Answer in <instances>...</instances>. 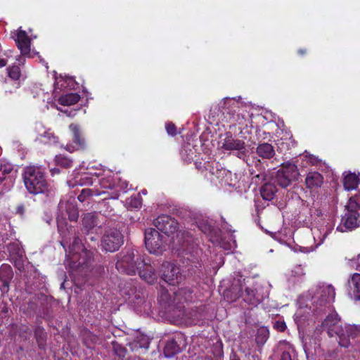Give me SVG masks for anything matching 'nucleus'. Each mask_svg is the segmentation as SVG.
I'll use <instances>...</instances> for the list:
<instances>
[{"mask_svg": "<svg viewBox=\"0 0 360 360\" xmlns=\"http://www.w3.org/2000/svg\"><path fill=\"white\" fill-rule=\"evenodd\" d=\"M321 327L330 337H338L340 347L360 356V325L345 324L342 326L338 314L333 311L323 321Z\"/></svg>", "mask_w": 360, "mask_h": 360, "instance_id": "1", "label": "nucleus"}, {"mask_svg": "<svg viewBox=\"0 0 360 360\" xmlns=\"http://www.w3.org/2000/svg\"><path fill=\"white\" fill-rule=\"evenodd\" d=\"M360 193L350 197L345 205L344 213L342 215L337 231L347 232L352 231L360 224Z\"/></svg>", "mask_w": 360, "mask_h": 360, "instance_id": "2", "label": "nucleus"}, {"mask_svg": "<svg viewBox=\"0 0 360 360\" xmlns=\"http://www.w3.org/2000/svg\"><path fill=\"white\" fill-rule=\"evenodd\" d=\"M335 297V290L330 284L323 283L309 290L306 294L300 297V302L304 304L309 301L314 307L315 311L318 306L322 307L333 302Z\"/></svg>", "mask_w": 360, "mask_h": 360, "instance_id": "3", "label": "nucleus"}, {"mask_svg": "<svg viewBox=\"0 0 360 360\" xmlns=\"http://www.w3.org/2000/svg\"><path fill=\"white\" fill-rule=\"evenodd\" d=\"M66 266L72 270L84 268L91 262L92 253L83 245L79 238H75L66 254Z\"/></svg>", "mask_w": 360, "mask_h": 360, "instance_id": "4", "label": "nucleus"}, {"mask_svg": "<svg viewBox=\"0 0 360 360\" xmlns=\"http://www.w3.org/2000/svg\"><path fill=\"white\" fill-rule=\"evenodd\" d=\"M144 259L137 250L129 249L121 252L117 255L116 268L120 273L135 275L136 271L141 268V265Z\"/></svg>", "mask_w": 360, "mask_h": 360, "instance_id": "5", "label": "nucleus"}, {"mask_svg": "<svg viewBox=\"0 0 360 360\" xmlns=\"http://www.w3.org/2000/svg\"><path fill=\"white\" fill-rule=\"evenodd\" d=\"M199 229L210 238L214 244H217L224 250H231L236 247V240L231 234L229 241L226 242L220 237L219 231L214 226V222L208 218H203L197 222Z\"/></svg>", "mask_w": 360, "mask_h": 360, "instance_id": "6", "label": "nucleus"}, {"mask_svg": "<svg viewBox=\"0 0 360 360\" xmlns=\"http://www.w3.org/2000/svg\"><path fill=\"white\" fill-rule=\"evenodd\" d=\"M23 179L25 187L30 193H44L46 189V181L40 167H27L25 169Z\"/></svg>", "mask_w": 360, "mask_h": 360, "instance_id": "7", "label": "nucleus"}, {"mask_svg": "<svg viewBox=\"0 0 360 360\" xmlns=\"http://www.w3.org/2000/svg\"><path fill=\"white\" fill-rule=\"evenodd\" d=\"M334 226L335 221L333 217H330L328 219H323L319 221L317 225L311 229L315 245L302 247L300 248V251L304 253H309L314 251L317 247L323 243L326 237L333 230Z\"/></svg>", "mask_w": 360, "mask_h": 360, "instance_id": "8", "label": "nucleus"}, {"mask_svg": "<svg viewBox=\"0 0 360 360\" xmlns=\"http://www.w3.org/2000/svg\"><path fill=\"white\" fill-rule=\"evenodd\" d=\"M169 238L153 228L147 229L145 231V245L151 254L160 255L166 250Z\"/></svg>", "mask_w": 360, "mask_h": 360, "instance_id": "9", "label": "nucleus"}, {"mask_svg": "<svg viewBox=\"0 0 360 360\" xmlns=\"http://www.w3.org/2000/svg\"><path fill=\"white\" fill-rule=\"evenodd\" d=\"M101 188L116 190V193L111 196V198L117 199L119 197L118 192L126 193L129 190V184L122 180L117 174L107 169L103 170V177L98 179Z\"/></svg>", "mask_w": 360, "mask_h": 360, "instance_id": "10", "label": "nucleus"}, {"mask_svg": "<svg viewBox=\"0 0 360 360\" xmlns=\"http://www.w3.org/2000/svg\"><path fill=\"white\" fill-rule=\"evenodd\" d=\"M103 170L107 169H86V171L79 172L74 171L73 177L68 181V184L70 187L75 186H89L91 185L94 181H96L100 176L103 177Z\"/></svg>", "mask_w": 360, "mask_h": 360, "instance_id": "11", "label": "nucleus"}, {"mask_svg": "<svg viewBox=\"0 0 360 360\" xmlns=\"http://www.w3.org/2000/svg\"><path fill=\"white\" fill-rule=\"evenodd\" d=\"M299 175L297 168L295 165L286 162L282 165L275 176V181L281 187H288L292 181L296 180Z\"/></svg>", "mask_w": 360, "mask_h": 360, "instance_id": "12", "label": "nucleus"}, {"mask_svg": "<svg viewBox=\"0 0 360 360\" xmlns=\"http://www.w3.org/2000/svg\"><path fill=\"white\" fill-rule=\"evenodd\" d=\"M161 278L168 284L176 285L182 282L184 275L179 266L171 262H164L161 267Z\"/></svg>", "mask_w": 360, "mask_h": 360, "instance_id": "13", "label": "nucleus"}, {"mask_svg": "<svg viewBox=\"0 0 360 360\" xmlns=\"http://www.w3.org/2000/svg\"><path fill=\"white\" fill-rule=\"evenodd\" d=\"M123 236L116 229H110L102 238V247L106 252H115L123 244Z\"/></svg>", "mask_w": 360, "mask_h": 360, "instance_id": "14", "label": "nucleus"}, {"mask_svg": "<svg viewBox=\"0 0 360 360\" xmlns=\"http://www.w3.org/2000/svg\"><path fill=\"white\" fill-rule=\"evenodd\" d=\"M298 302L300 307L294 315V321L298 329L304 330L307 326L314 322L310 314L312 305L309 301H307L304 304H301L300 298L298 299Z\"/></svg>", "mask_w": 360, "mask_h": 360, "instance_id": "15", "label": "nucleus"}, {"mask_svg": "<svg viewBox=\"0 0 360 360\" xmlns=\"http://www.w3.org/2000/svg\"><path fill=\"white\" fill-rule=\"evenodd\" d=\"M220 148L224 150L235 151L239 158H244L247 153L245 142L234 139L232 136H226L220 143Z\"/></svg>", "mask_w": 360, "mask_h": 360, "instance_id": "16", "label": "nucleus"}, {"mask_svg": "<svg viewBox=\"0 0 360 360\" xmlns=\"http://www.w3.org/2000/svg\"><path fill=\"white\" fill-rule=\"evenodd\" d=\"M154 224L158 231H160L162 234L165 235L168 238L170 235L177 231V221L168 215L159 216L155 220Z\"/></svg>", "mask_w": 360, "mask_h": 360, "instance_id": "17", "label": "nucleus"}, {"mask_svg": "<svg viewBox=\"0 0 360 360\" xmlns=\"http://www.w3.org/2000/svg\"><path fill=\"white\" fill-rule=\"evenodd\" d=\"M13 39L20 51L22 56L27 57H34L37 53H31V39L27 36L25 31L20 29L14 32Z\"/></svg>", "mask_w": 360, "mask_h": 360, "instance_id": "18", "label": "nucleus"}, {"mask_svg": "<svg viewBox=\"0 0 360 360\" xmlns=\"http://www.w3.org/2000/svg\"><path fill=\"white\" fill-rule=\"evenodd\" d=\"M254 289L250 286H245L244 292H242V297L245 302L252 305H257L262 302L264 298L267 295L263 290V288L258 285H255Z\"/></svg>", "mask_w": 360, "mask_h": 360, "instance_id": "19", "label": "nucleus"}, {"mask_svg": "<svg viewBox=\"0 0 360 360\" xmlns=\"http://www.w3.org/2000/svg\"><path fill=\"white\" fill-rule=\"evenodd\" d=\"M34 130L37 133L36 141L44 143L53 145L58 141V136L51 131L50 129H46L43 124L39 122L35 124Z\"/></svg>", "mask_w": 360, "mask_h": 360, "instance_id": "20", "label": "nucleus"}, {"mask_svg": "<svg viewBox=\"0 0 360 360\" xmlns=\"http://www.w3.org/2000/svg\"><path fill=\"white\" fill-rule=\"evenodd\" d=\"M347 292L351 299L360 300V274L354 273L349 277Z\"/></svg>", "mask_w": 360, "mask_h": 360, "instance_id": "21", "label": "nucleus"}, {"mask_svg": "<svg viewBox=\"0 0 360 360\" xmlns=\"http://www.w3.org/2000/svg\"><path fill=\"white\" fill-rule=\"evenodd\" d=\"M200 299L197 297L196 293L189 288H181L174 292V302L176 306L183 304L195 302Z\"/></svg>", "mask_w": 360, "mask_h": 360, "instance_id": "22", "label": "nucleus"}, {"mask_svg": "<svg viewBox=\"0 0 360 360\" xmlns=\"http://www.w3.org/2000/svg\"><path fill=\"white\" fill-rule=\"evenodd\" d=\"M69 128L72 133L73 139L72 143L67 145V150L72 152L83 148L84 147V139L82 137L79 127L77 124H72Z\"/></svg>", "mask_w": 360, "mask_h": 360, "instance_id": "23", "label": "nucleus"}, {"mask_svg": "<svg viewBox=\"0 0 360 360\" xmlns=\"http://www.w3.org/2000/svg\"><path fill=\"white\" fill-rule=\"evenodd\" d=\"M139 269L140 277L148 283H153L157 280V275L151 264L144 259Z\"/></svg>", "mask_w": 360, "mask_h": 360, "instance_id": "24", "label": "nucleus"}, {"mask_svg": "<svg viewBox=\"0 0 360 360\" xmlns=\"http://www.w3.org/2000/svg\"><path fill=\"white\" fill-rule=\"evenodd\" d=\"M360 173L346 172L344 173V188L347 191L355 190L360 184Z\"/></svg>", "mask_w": 360, "mask_h": 360, "instance_id": "25", "label": "nucleus"}, {"mask_svg": "<svg viewBox=\"0 0 360 360\" xmlns=\"http://www.w3.org/2000/svg\"><path fill=\"white\" fill-rule=\"evenodd\" d=\"M278 349L281 353V360H292L295 356L293 345L286 340H281L278 342Z\"/></svg>", "mask_w": 360, "mask_h": 360, "instance_id": "26", "label": "nucleus"}, {"mask_svg": "<svg viewBox=\"0 0 360 360\" xmlns=\"http://www.w3.org/2000/svg\"><path fill=\"white\" fill-rule=\"evenodd\" d=\"M256 153L262 159H271L276 154L273 146L268 143L259 144L256 148Z\"/></svg>", "mask_w": 360, "mask_h": 360, "instance_id": "27", "label": "nucleus"}, {"mask_svg": "<svg viewBox=\"0 0 360 360\" xmlns=\"http://www.w3.org/2000/svg\"><path fill=\"white\" fill-rule=\"evenodd\" d=\"M323 176L317 172H309L306 177L305 184L309 188H318L323 184Z\"/></svg>", "mask_w": 360, "mask_h": 360, "instance_id": "28", "label": "nucleus"}, {"mask_svg": "<svg viewBox=\"0 0 360 360\" xmlns=\"http://www.w3.org/2000/svg\"><path fill=\"white\" fill-rule=\"evenodd\" d=\"M54 77L56 78L55 90L62 88L74 89L77 85L75 81L71 77H63L62 76H60L59 77H57L56 75Z\"/></svg>", "mask_w": 360, "mask_h": 360, "instance_id": "29", "label": "nucleus"}, {"mask_svg": "<svg viewBox=\"0 0 360 360\" xmlns=\"http://www.w3.org/2000/svg\"><path fill=\"white\" fill-rule=\"evenodd\" d=\"M181 352V347L178 344L177 341L174 339L168 340L165 349L164 354L166 357L170 358L174 356L176 354Z\"/></svg>", "mask_w": 360, "mask_h": 360, "instance_id": "30", "label": "nucleus"}, {"mask_svg": "<svg viewBox=\"0 0 360 360\" xmlns=\"http://www.w3.org/2000/svg\"><path fill=\"white\" fill-rule=\"evenodd\" d=\"M79 98V94L70 93L61 96L58 99V102L62 105L69 106L77 103Z\"/></svg>", "mask_w": 360, "mask_h": 360, "instance_id": "31", "label": "nucleus"}, {"mask_svg": "<svg viewBox=\"0 0 360 360\" xmlns=\"http://www.w3.org/2000/svg\"><path fill=\"white\" fill-rule=\"evenodd\" d=\"M276 192V188L272 184H265L261 188V195L265 200H271Z\"/></svg>", "mask_w": 360, "mask_h": 360, "instance_id": "32", "label": "nucleus"}, {"mask_svg": "<svg viewBox=\"0 0 360 360\" xmlns=\"http://www.w3.org/2000/svg\"><path fill=\"white\" fill-rule=\"evenodd\" d=\"M158 300L159 302L165 305H175L176 306V302H174V293L173 294V296L172 297L169 294L167 290L165 288H161L160 290V294L158 296Z\"/></svg>", "mask_w": 360, "mask_h": 360, "instance_id": "33", "label": "nucleus"}, {"mask_svg": "<svg viewBox=\"0 0 360 360\" xmlns=\"http://www.w3.org/2000/svg\"><path fill=\"white\" fill-rule=\"evenodd\" d=\"M305 273L301 265H297L291 271L290 276L288 278L289 282L295 283L302 280Z\"/></svg>", "mask_w": 360, "mask_h": 360, "instance_id": "34", "label": "nucleus"}, {"mask_svg": "<svg viewBox=\"0 0 360 360\" xmlns=\"http://www.w3.org/2000/svg\"><path fill=\"white\" fill-rule=\"evenodd\" d=\"M150 339L148 336L141 335L136 338V340L130 344L132 349L136 347L147 349L149 347Z\"/></svg>", "mask_w": 360, "mask_h": 360, "instance_id": "35", "label": "nucleus"}, {"mask_svg": "<svg viewBox=\"0 0 360 360\" xmlns=\"http://www.w3.org/2000/svg\"><path fill=\"white\" fill-rule=\"evenodd\" d=\"M105 193H106L105 191H99L98 190L94 189V188H92V189L84 188L82 190V192L78 195L77 198L80 202H84L87 199V198L89 196H92V195L98 196V195H101Z\"/></svg>", "mask_w": 360, "mask_h": 360, "instance_id": "36", "label": "nucleus"}, {"mask_svg": "<svg viewBox=\"0 0 360 360\" xmlns=\"http://www.w3.org/2000/svg\"><path fill=\"white\" fill-rule=\"evenodd\" d=\"M269 330L265 327H261L257 330L256 342L259 345H263L269 338Z\"/></svg>", "mask_w": 360, "mask_h": 360, "instance_id": "37", "label": "nucleus"}, {"mask_svg": "<svg viewBox=\"0 0 360 360\" xmlns=\"http://www.w3.org/2000/svg\"><path fill=\"white\" fill-rule=\"evenodd\" d=\"M82 223L86 231H89L96 224L94 215L90 213L86 214L83 218Z\"/></svg>", "mask_w": 360, "mask_h": 360, "instance_id": "38", "label": "nucleus"}, {"mask_svg": "<svg viewBox=\"0 0 360 360\" xmlns=\"http://www.w3.org/2000/svg\"><path fill=\"white\" fill-rule=\"evenodd\" d=\"M8 75L13 80H18L21 77V70L18 65H13L7 68Z\"/></svg>", "mask_w": 360, "mask_h": 360, "instance_id": "39", "label": "nucleus"}, {"mask_svg": "<svg viewBox=\"0 0 360 360\" xmlns=\"http://www.w3.org/2000/svg\"><path fill=\"white\" fill-rule=\"evenodd\" d=\"M13 169L10 163L0 160V182L5 179V175L9 174Z\"/></svg>", "mask_w": 360, "mask_h": 360, "instance_id": "40", "label": "nucleus"}, {"mask_svg": "<svg viewBox=\"0 0 360 360\" xmlns=\"http://www.w3.org/2000/svg\"><path fill=\"white\" fill-rule=\"evenodd\" d=\"M55 162L58 165L66 168L71 167L72 164V160L63 155H56Z\"/></svg>", "mask_w": 360, "mask_h": 360, "instance_id": "41", "label": "nucleus"}, {"mask_svg": "<svg viewBox=\"0 0 360 360\" xmlns=\"http://www.w3.org/2000/svg\"><path fill=\"white\" fill-rule=\"evenodd\" d=\"M68 218L70 221H76L78 218L79 213L77 209L74 205H70L67 208Z\"/></svg>", "mask_w": 360, "mask_h": 360, "instance_id": "42", "label": "nucleus"}, {"mask_svg": "<svg viewBox=\"0 0 360 360\" xmlns=\"http://www.w3.org/2000/svg\"><path fill=\"white\" fill-rule=\"evenodd\" d=\"M203 311H204V309H200V312H196V311L193 312V314H191L192 317L191 318V320L190 321L189 323L198 324V322L200 321V320L201 319H202V317L204 316Z\"/></svg>", "mask_w": 360, "mask_h": 360, "instance_id": "43", "label": "nucleus"}, {"mask_svg": "<svg viewBox=\"0 0 360 360\" xmlns=\"http://www.w3.org/2000/svg\"><path fill=\"white\" fill-rule=\"evenodd\" d=\"M165 129L169 135L174 136L176 135V127L172 123H167L165 125Z\"/></svg>", "mask_w": 360, "mask_h": 360, "instance_id": "44", "label": "nucleus"}, {"mask_svg": "<svg viewBox=\"0 0 360 360\" xmlns=\"http://www.w3.org/2000/svg\"><path fill=\"white\" fill-rule=\"evenodd\" d=\"M274 327L280 332H283L286 328L285 323L283 321H277L274 323Z\"/></svg>", "mask_w": 360, "mask_h": 360, "instance_id": "45", "label": "nucleus"}, {"mask_svg": "<svg viewBox=\"0 0 360 360\" xmlns=\"http://www.w3.org/2000/svg\"><path fill=\"white\" fill-rule=\"evenodd\" d=\"M4 272L7 274L8 277H10L11 276L12 271H11V266L9 265H7V264L1 265V269H0L1 275H2Z\"/></svg>", "mask_w": 360, "mask_h": 360, "instance_id": "46", "label": "nucleus"}, {"mask_svg": "<svg viewBox=\"0 0 360 360\" xmlns=\"http://www.w3.org/2000/svg\"><path fill=\"white\" fill-rule=\"evenodd\" d=\"M223 102H224V107H223V108H226V105L227 104L231 105L232 103H235V100H234V98H226L224 99Z\"/></svg>", "mask_w": 360, "mask_h": 360, "instance_id": "47", "label": "nucleus"}, {"mask_svg": "<svg viewBox=\"0 0 360 360\" xmlns=\"http://www.w3.org/2000/svg\"><path fill=\"white\" fill-rule=\"evenodd\" d=\"M131 205L137 208L141 206V202L137 198H134L131 201Z\"/></svg>", "mask_w": 360, "mask_h": 360, "instance_id": "48", "label": "nucleus"}, {"mask_svg": "<svg viewBox=\"0 0 360 360\" xmlns=\"http://www.w3.org/2000/svg\"><path fill=\"white\" fill-rule=\"evenodd\" d=\"M57 223H58V229L60 233H63V221L59 219V217L57 218Z\"/></svg>", "mask_w": 360, "mask_h": 360, "instance_id": "49", "label": "nucleus"}, {"mask_svg": "<svg viewBox=\"0 0 360 360\" xmlns=\"http://www.w3.org/2000/svg\"><path fill=\"white\" fill-rule=\"evenodd\" d=\"M354 263L356 264V268L360 270V254L352 260Z\"/></svg>", "mask_w": 360, "mask_h": 360, "instance_id": "50", "label": "nucleus"}, {"mask_svg": "<svg viewBox=\"0 0 360 360\" xmlns=\"http://www.w3.org/2000/svg\"><path fill=\"white\" fill-rule=\"evenodd\" d=\"M1 290L2 292H7L8 291V283L6 281L4 282Z\"/></svg>", "mask_w": 360, "mask_h": 360, "instance_id": "51", "label": "nucleus"}, {"mask_svg": "<svg viewBox=\"0 0 360 360\" xmlns=\"http://www.w3.org/2000/svg\"><path fill=\"white\" fill-rule=\"evenodd\" d=\"M16 60L18 61L19 65H24L25 62V59L21 56H18Z\"/></svg>", "mask_w": 360, "mask_h": 360, "instance_id": "52", "label": "nucleus"}, {"mask_svg": "<svg viewBox=\"0 0 360 360\" xmlns=\"http://www.w3.org/2000/svg\"><path fill=\"white\" fill-rule=\"evenodd\" d=\"M308 161H309L310 163H311L312 165H316V164H317V163H318V162H319V161H318V160H317V158H316V157H314V156H310V157H309V160H308Z\"/></svg>", "mask_w": 360, "mask_h": 360, "instance_id": "53", "label": "nucleus"}, {"mask_svg": "<svg viewBox=\"0 0 360 360\" xmlns=\"http://www.w3.org/2000/svg\"><path fill=\"white\" fill-rule=\"evenodd\" d=\"M7 62L4 58L0 57V68H4L6 65Z\"/></svg>", "mask_w": 360, "mask_h": 360, "instance_id": "54", "label": "nucleus"}, {"mask_svg": "<svg viewBox=\"0 0 360 360\" xmlns=\"http://www.w3.org/2000/svg\"><path fill=\"white\" fill-rule=\"evenodd\" d=\"M17 212H18V213H19V214H23V212H24V208H23V207H22V206H19V207H18Z\"/></svg>", "mask_w": 360, "mask_h": 360, "instance_id": "55", "label": "nucleus"}, {"mask_svg": "<svg viewBox=\"0 0 360 360\" xmlns=\"http://www.w3.org/2000/svg\"><path fill=\"white\" fill-rule=\"evenodd\" d=\"M51 171L52 174L58 173V172H59L58 169L56 168L51 169Z\"/></svg>", "mask_w": 360, "mask_h": 360, "instance_id": "56", "label": "nucleus"}, {"mask_svg": "<svg viewBox=\"0 0 360 360\" xmlns=\"http://www.w3.org/2000/svg\"><path fill=\"white\" fill-rule=\"evenodd\" d=\"M247 283H248L250 285L251 284H254V282L252 281V279H248L247 281Z\"/></svg>", "mask_w": 360, "mask_h": 360, "instance_id": "57", "label": "nucleus"}, {"mask_svg": "<svg viewBox=\"0 0 360 360\" xmlns=\"http://www.w3.org/2000/svg\"><path fill=\"white\" fill-rule=\"evenodd\" d=\"M59 207H60V209H63V202H60Z\"/></svg>", "mask_w": 360, "mask_h": 360, "instance_id": "58", "label": "nucleus"}, {"mask_svg": "<svg viewBox=\"0 0 360 360\" xmlns=\"http://www.w3.org/2000/svg\"><path fill=\"white\" fill-rule=\"evenodd\" d=\"M304 52H305V51H303V50H299V53H300V54H302H302H304Z\"/></svg>", "mask_w": 360, "mask_h": 360, "instance_id": "59", "label": "nucleus"}, {"mask_svg": "<svg viewBox=\"0 0 360 360\" xmlns=\"http://www.w3.org/2000/svg\"><path fill=\"white\" fill-rule=\"evenodd\" d=\"M141 193L143 194V195H146L147 193L146 191V190H143L141 191Z\"/></svg>", "mask_w": 360, "mask_h": 360, "instance_id": "60", "label": "nucleus"}, {"mask_svg": "<svg viewBox=\"0 0 360 360\" xmlns=\"http://www.w3.org/2000/svg\"><path fill=\"white\" fill-rule=\"evenodd\" d=\"M231 360H239V359L234 356V357L231 358Z\"/></svg>", "mask_w": 360, "mask_h": 360, "instance_id": "61", "label": "nucleus"}, {"mask_svg": "<svg viewBox=\"0 0 360 360\" xmlns=\"http://www.w3.org/2000/svg\"><path fill=\"white\" fill-rule=\"evenodd\" d=\"M4 55L8 56V53L6 52V53H4Z\"/></svg>", "mask_w": 360, "mask_h": 360, "instance_id": "62", "label": "nucleus"}]
</instances>
